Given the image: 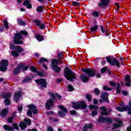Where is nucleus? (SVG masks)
Listing matches in <instances>:
<instances>
[{
  "mask_svg": "<svg viewBox=\"0 0 131 131\" xmlns=\"http://www.w3.org/2000/svg\"><path fill=\"white\" fill-rule=\"evenodd\" d=\"M27 35H28V32L24 30L15 33L13 36V43L14 45H23V41L21 39H24L23 36H27Z\"/></svg>",
  "mask_w": 131,
  "mask_h": 131,
  "instance_id": "1",
  "label": "nucleus"
},
{
  "mask_svg": "<svg viewBox=\"0 0 131 131\" xmlns=\"http://www.w3.org/2000/svg\"><path fill=\"white\" fill-rule=\"evenodd\" d=\"M63 76L67 80L73 82L74 80H76V74L71 70L69 67H67L64 69Z\"/></svg>",
  "mask_w": 131,
  "mask_h": 131,
  "instance_id": "2",
  "label": "nucleus"
},
{
  "mask_svg": "<svg viewBox=\"0 0 131 131\" xmlns=\"http://www.w3.org/2000/svg\"><path fill=\"white\" fill-rule=\"evenodd\" d=\"M9 49L11 50H13L11 51V55L13 57H14V58L19 57V54L22 53V52H24V49L22 48V47L19 46L14 45V44L12 43L10 44Z\"/></svg>",
  "mask_w": 131,
  "mask_h": 131,
  "instance_id": "3",
  "label": "nucleus"
},
{
  "mask_svg": "<svg viewBox=\"0 0 131 131\" xmlns=\"http://www.w3.org/2000/svg\"><path fill=\"white\" fill-rule=\"evenodd\" d=\"M73 108L75 110H79V109H82L85 110V112L88 113L89 111L86 109L88 105L85 103L84 101H77V102H73Z\"/></svg>",
  "mask_w": 131,
  "mask_h": 131,
  "instance_id": "4",
  "label": "nucleus"
},
{
  "mask_svg": "<svg viewBox=\"0 0 131 131\" xmlns=\"http://www.w3.org/2000/svg\"><path fill=\"white\" fill-rule=\"evenodd\" d=\"M81 71L84 72V73H86L89 77H95L96 75L98 78H100L101 77V74L97 73L96 74L97 71L95 69L82 68Z\"/></svg>",
  "mask_w": 131,
  "mask_h": 131,
  "instance_id": "5",
  "label": "nucleus"
},
{
  "mask_svg": "<svg viewBox=\"0 0 131 131\" xmlns=\"http://www.w3.org/2000/svg\"><path fill=\"white\" fill-rule=\"evenodd\" d=\"M48 94L51 97V98L48 99L46 104V108L48 109V110H51V107H53L54 106V101L57 99L56 95H55V93L53 92H49Z\"/></svg>",
  "mask_w": 131,
  "mask_h": 131,
  "instance_id": "6",
  "label": "nucleus"
},
{
  "mask_svg": "<svg viewBox=\"0 0 131 131\" xmlns=\"http://www.w3.org/2000/svg\"><path fill=\"white\" fill-rule=\"evenodd\" d=\"M35 81L37 85H40L39 90H45V89L48 88V82H47V79L45 78H41L37 79Z\"/></svg>",
  "mask_w": 131,
  "mask_h": 131,
  "instance_id": "7",
  "label": "nucleus"
},
{
  "mask_svg": "<svg viewBox=\"0 0 131 131\" xmlns=\"http://www.w3.org/2000/svg\"><path fill=\"white\" fill-rule=\"evenodd\" d=\"M106 61L109 63L111 66H116L118 68H120V63H119V61L115 58H113V59L110 56H107L106 57Z\"/></svg>",
  "mask_w": 131,
  "mask_h": 131,
  "instance_id": "8",
  "label": "nucleus"
},
{
  "mask_svg": "<svg viewBox=\"0 0 131 131\" xmlns=\"http://www.w3.org/2000/svg\"><path fill=\"white\" fill-rule=\"evenodd\" d=\"M113 120L112 119L109 117H104L102 116H99L97 120V123L99 124V123H105V122H107L108 124H111Z\"/></svg>",
  "mask_w": 131,
  "mask_h": 131,
  "instance_id": "9",
  "label": "nucleus"
},
{
  "mask_svg": "<svg viewBox=\"0 0 131 131\" xmlns=\"http://www.w3.org/2000/svg\"><path fill=\"white\" fill-rule=\"evenodd\" d=\"M8 65H9V60H8V59L2 60L0 62V71H2V72L7 71Z\"/></svg>",
  "mask_w": 131,
  "mask_h": 131,
  "instance_id": "10",
  "label": "nucleus"
},
{
  "mask_svg": "<svg viewBox=\"0 0 131 131\" xmlns=\"http://www.w3.org/2000/svg\"><path fill=\"white\" fill-rule=\"evenodd\" d=\"M58 108L60 109V110L58 112V114L59 116V117H61L62 116H65V113H68V110H67V108H66L65 106L62 105H59Z\"/></svg>",
  "mask_w": 131,
  "mask_h": 131,
  "instance_id": "11",
  "label": "nucleus"
},
{
  "mask_svg": "<svg viewBox=\"0 0 131 131\" xmlns=\"http://www.w3.org/2000/svg\"><path fill=\"white\" fill-rule=\"evenodd\" d=\"M109 4H110V0H100V2L98 3V7L103 9L105 7H107Z\"/></svg>",
  "mask_w": 131,
  "mask_h": 131,
  "instance_id": "12",
  "label": "nucleus"
},
{
  "mask_svg": "<svg viewBox=\"0 0 131 131\" xmlns=\"http://www.w3.org/2000/svg\"><path fill=\"white\" fill-rule=\"evenodd\" d=\"M28 108H29L32 111V112L34 115H35L38 113V110H37V107L35 105L32 104L28 105Z\"/></svg>",
  "mask_w": 131,
  "mask_h": 131,
  "instance_id": "13",
  "label": "nucleus"
},
{
  "mask_svg": "<svg viewBox=\"0 0 131 131\" xmlns=\"http://www.w3.org/2000/svg\"><path fill=\"white\" fill-rule=\"evenodd\" d=\"M22 94V92L21 91H19L16 93H15L14 95V101L15 103H18L19 102V100H20V98L21 97V95Z\"/></svg>",
  "mask_w": 131,
  "mask_h": 131,
  "instance_id": "14",
  "label": "nucleus"
},
{
  "mask_svg": "<svg viewBox=\"0 0 131 131\" xmlns=\"http://www.w3.org/2000/svg\"><path fill=\"white\" fill-rule=\"evenodd\" d=\"M25 63L23 62L21 63H19L18 64V67L20 69H22L23 72H25V71H27L28 70V68H29V67L28 66H26L25 67Z\"/></svg>",
  "mask_w": 131,
  "mask_h": 131,
  "instance_id": "15",
  "label": "nucleus"
},
{
  "mask_svg": "<svg viewBox=\"0 0 131 131\" xmlns=\"http://www.w3.org/2000/svg\"><path fill=\"white\" fill-rule=\"evenodd\" d=\"M8 112H9V107H6L2 110L1 112V117L2 118H5L8 115Z\"/></svg>",
  "mask_w": 131,
  "mask_h": 131,
  "instance_id": "16",
  "label": "nucleus"
},
{
  "mask_svg": "<svg viewBox=\"0 0 131 131\" xmlns=\"http://www.w3.org/2000/svg\"><path fill=\"white\" fill-rule=\"evenodd\" d=\"M89 77H89V76L88 77L84 75H80V78L82 80V82L83 83L88 82V81L90 80V78H89Z\"/></svg>",
  "mask_w": 131,
  "mask_h": 131,
  "instance_id": "17",
  "label": "nucleus"
},
{
  "mask_svg": "<svg viewBox=\"0 0 131 131\" xmlns=\"http://www.w3.org/2000/svg\"><path fill=\"white\" fill-rule=\"evenodd\" d=\"M16 112H13L10 117H8L7 121L9 123H13V120L16 117Z\"/></svg>",
  "mask_w": 131,
  "mask_h": 131,
  "instance_id": "18",
  "label": "nucleus"
},
{
  "mask_svg": "<svg viewBox=\"0 0 131 131\" xmlns=\"http://www.w3.org/2000/svg\"><path fill=\"white\" fill-rule=\"evenodd\" d=\"M100 110L103 112H100L101 115H109V113L107 111V108L106 107L102 106L100 107Z\"/></svg>",
  "mask_w": 131,
  "mask_h": 131,
  "instance_id": "19",
  "label": "nucleus"
},
{
  "mask_svg": "<svg viewBox=\"0 0 131 131\" xmlns=\"http://www.w3.org/2000/svg\"><path fill=\"white\" fill-rule=\"evenodd\" d=\"M88 128H89V129L93 128V124L90 123L89 125L85 124L83 126V131H88Z\"/></svg>",
  "mask_w": 131,
  "mask_h": 131,
  "instance_id": "20",
  "label": "nucleus"
},
{
  "mask_svg": "<svg viewBox=\"0 0 131 131\" xmlns=\"http://www.w3.org/2000/svg\"><path fill=\"white\" fill-rule=\"evenodd\" d=\"M91 15L93 18H99L100 16V12L97 11H93Z\"/></svg>",
  "mask_w": 131,
  "mask_h": 131,
  "instance_id": "21",
  "label": "nucleus"
},
{
  "mask_svg": "<svg viewBox=\"0 0 131 131\" xmlns=\"http://www.w3.org/2000/svg\"><path fill=\"white\" fill-rule=\"evenodd\" d=\"M19 126L23 130L26 129L27 127V126L24 121H21L19 123Z\"/></svg>",
  "mask_w": 131,
  "mask_h": 131,
  "instance_id": "22",
  "label": "nucleus"
},
{
  "mask_svg": "<svg viewBox=\"0 0 131 131\" xmlns=\"http://www.w3.org/2000/svg\"><path fill=\"white\" fill-rule=\"evenodd\" d=\"M52 69L56 73H59L61 71V68L58 66H54L52 67Z\"/></svg>",
  "mask_w": 131,
  "mask_h": 131,
  "instance_id": "23",
  "label": "nucleus"
},
{
  "mask_svg": "<svg viewBox=\"0 0 131 131\" xmlns=\"http://www.w3.org/2000/svg\"><path fill=\"white\" fill-rule=\"evenodd\" d=\"M20 68H19V65H18L17 67L15 68L13 71V73L14 75H18V74H20Z\"/></svg>",
  "mask_w": 131,
  "mask_h": 131,
  "instance_id": "24",
  "label": "nucleus"
},
{
  "mask_svg": "<svg viewBox=\"0 0 131 131\" xmlns=\"http://www.w3.org/2000/svg\"><path fill=\"white\" fill-rule=\"evenodd\" d=\"M24 122L26 124L27 126V125H31V119H30V118L25 119L24 120Z\"/></svg>",
  "mask_w": 131,
  "mask_h": 131,
  "instance_id": "25",
  "label": "nucleus"
},
{
  "mask_svg": "<svg viewBox=\"0 0 131 131\" xmlns=\"http://www.w3.org/2000/svg\"><path fill=\"white\" fill-rule=\"evenodd\" d=\"M43 10H45V7L39 6L37 8L36 11L37 13H42V12H43Z\"/></svg>",
  "mask_w": 131,
  "mask_h": 131,
  "instance_id": "26",
  "label": "nucleus"
},
{
  "mask_svg": "<svg viewBox=\"0 0 131 131\" xmlns=\"http://www.w3.org/2000/svg\"><path fill=\"white\" fill-rule=\"evenodd\" d=\"M35 37L38 41H42L43 40V36L42 35L36 34L35 35Z\"/></svg>",
  "mask_w": 131,
  "mask_h": 131,
  "instance_id": "27",
  "label": "nucleus"
},
{
  "mask_svg": "<svg viewBox=\"0 0 131 131\" xmlns=\"http://www.w3.org/2000/svg\"><path fill=\"white\" fill-rule=\"evenodd\" d=\"M116 110H117L118 112H124V111H126V105L123 107H117Z\"/></svg>",
  "mask_w": 131,
  "mask_h": 131,
  "instance_id": "28",
  "label": "nucleus"
},
{
  "mask_svg": "<svg viewBox=\"0 0 131 131\" xmlns=\"http://www.w3.org/2000/svg\"><path fill=\"white\" fill-rule=\"evenodd\" d=\"M3 128L4 130L13 131L12 126H10L8 125H4L3 126Z\"/></svg>",
  "mask_w": 131,
  "mask_h": 131,
  "instance_id": "29",
  "label": "nucleus"
},
{
  "mask_svg": "<svg viewBox=\"0 0 131 131\" xmlns=\"http://www.w3.org/2000/svg\"><path fill=\"white\" fill-rule=\"evenodd\" d=\"M99 26H98L97 25H96L93 26L90 29V31H91V32H96V31H97V30H98V28Z\"/></svg>",
  "mask_w": 131,
  "mask_h": 131,
  "instance_id": "30",
  "label": "nucleus"
},
{
  "mask_svg": "<svg viewBox=\"0 0 131 131\" xmlns=\"http://www.w3.org/2000/svg\"><path fill=\"white\" fill-rule=\"evenodd\" d=\"M30 81H31V77H30V76L26 77L22 80L23 83H25V82H28V83H29Z\"/></svg>",
  "mask_w": 131,
  "mask_h": 131,
  "instance_id": "31",
  "label": "nucleus"
},
{
  "mask_svg": "<svg viewBox=\"0 0 131 131\" xmlns=\"http://www.w3.org/2000/svg\"><path fill=\"white\" fill-rule=\"evenodd\" d=\"M45 62H46L47 63H49V61L47 58L45 57H40L39 60V63H42V64H43Z\"/></svg>",
  "mask_w": 131,
  "mask_h": 131,
  "instance_id": "32",
  "label": "nucleus"
},
{
  "mask_svg": "<svg viewBox=\"0 0 131 131\" xmlns=\"http://www.w3.org/2000/svg\"><path fill=\"white\" fill-rule=\"evenodd\" d=\"M90 110H97L98 109H99V106H98L97 105H96V104L93 105V104H91L89 106Z\"/></svg>",
  "mask_w": 131,
  "mask_h": 131,
  "instance_id": "33",
  "label": "nucleus"
},
{
  "mask_svg": "<svg viewBox=\"0 0 131 131\" xmlns=\"http://www.w3.org/2000/svg\"><path fill=\"white\" fill-rule=\"evenodd\" d=\"M58 59H53L52 61V67H53L54 66H57L58 65Z\"/></svg>",
  "mask_w": 131,
  "mask_h": 131,
  "instance_id": "34",
  "label": "nucleus"
},
{
  "mask_svg": "<svg viewBox=\"0 0 131 131\" xmlns=\"http://www.w3.org/2000/svg\"><path fill=\"white\" fill-rule=\"evenodd\" d=\"M17 23L20 26H22L25 24V22L23 21V19L22 18H19L17 19Z\"/></svg>",
  "mask_w": 131,
  "mask_h": 131,
  "instance_id": "35",
  "label": "nucleus"
},
{
  "mask_svg": "<svg viewBox=\"0 0 131 131\" xmlns=\"http://www.w3.org/2000/svg\"><path fill=\"white\" fill-rule=\"evenodd\" d=\"M30 70L32 71V72H33L34 73H37L38 71H37V69L34 66H31L30 67Z\"/></svg>",
  "mask_w": 131,
  "mask_h": 131,
  "instance_id": "36",
  "label": "nucleus"
},
{
  "mask_svg": "<svg viewBox=\"0 0 131 131\" xmlns=\"http://www.w3.org/2000/svg\"><path fill=\"white\" fill-rule=\"evenodd\" d=\"M101 98L104 101V102H107V103H109V98L108 97L105 96V95H101Z\"/></svg>",
  "mask_w": 131,
  "mask_h": 131,
  "instance_id": "37",
  "label": "nucleus"
},
{
  "mask_svg": "<svg viewBox=\"0 0 131 131\" xmlns=\"http://www.w3.org/2000/svg\"><path fill=\"white\" fill-rule=\"evenodd\" d=\"M4 27L5 29L8 30L9 29V23H8V20H4Z\"/></svg>",
  "mask_w": 131,
  "mask_h": 131,
  "instance_id": "38",
  "label": "nucleus"
},
{
  "mask_svg": "<svg viewBox=\"0 0 131 131\" xmlns=\"http://www.w3.org/2000/svg\"><path fill=\"white\" fill-rule=\"evenodd\" d=\"M68 89L69 92H73V91H74V88L70 84L68 85Z\"/></svg>",
  "mask_w": 131,
  "mask_h": 131,
  "instance_id": "39",
  "label": "nucleus"
},
{
  "mask_svg": "<svg viewBox=\"0 0 131 131\" xmlns=\"http://www.w3.org/2000/svg\"><path fill=\"white\" fill-rule=\"evenodd\" d=\"M32 111L30 108L28 110L27 115L28 116V117H33L32 116Z\"/></svg>",
  "mask_w": 131,
  "mask_h": 131,
  "instance_id": "40",
  "label": "nucleus"
},
{
  "mask_svg": "<svg viewBox=\"0 0 131 131\" xmlns=\"http://www.w3.org/2000/svg\"><path fill=\"white\" fill-rule=\"evenodd\" d=\"M125 81H131L130 80V75L129 74L126 75L125 78H124Z\"/></svg>",
  "mask_w": 131,
  "mask_h": 131,
  "instance_id": "41",
  "label": "nucleus"
},
{
  "mask_svg": "<svg viewBox=\"0 0 131 131\" xmlns=\"http://www.w3.org/2000/svg\"><path fill=\"white\" fill-rule=\"evenodd\" d=\"M86 99L88 100V102H92V95L90 94H86Z\"/></svg>",
  "mask_w": 131,
  "mask_h": 131,
  "instance_id": "42",
  "label": "nucleus"
},
{
  "mask_svg": "<svg viewBox=\"0 0 131 131\" xmlns=\"http://www.w3.org/2000/svg\"><path fill=\"white\" fill-rule=\"evenodd\" d=\"M91 115L93 117H95V116H97V115H98V111L97 110L92 111Z\"/></svg>",
  "mask_w": 131,
  "mask_h": 131,
  "instance_id": "43",
  "label": "nucleus"
},
{
  "mask_svg": "<svg viewBox=\"0 0 131 131\" xmlns=\"http://www.w3.org/2000/svg\"><path fill=\"white\" fill-rule=\"evenodd\" d=\"M94 93L96 95V96H99V95H100V90H99V89L98 88H95L94 89Z\"/></svg>",
  "mask_w": 131,
  "mask_h": 131,
  "instance_id": "44",
  "label": "nucleus"
},
{
  "mask_svg": "<svg viewBox=\"0 0 131 131\" xmlns=\"http://www.w3.org/2000/svg\"><path fill=\"white\" fill-rule=\"evenodd\" d=\"M70 114H71V115L75 116V115H77V112H76V111L75 110H71L70 112Z\"/></svg>",
  "mask_w": 131,
  "mask_h": 131,
  "instance_id": "45",
  "label": "nucleus"
},
{
  "mask_svg": "<svg viewBox=\"0 0 131 131\" xmlns=\"http://www.w3.org/2000/svg\"><path fill=\"white\" fill-rule=\"evenodd\" d=\"M107 69H108V68H107V67H104L102 68L101 69V73L103 74V73H105V72H106V71H107Z\"/></svg>",
  "mask_w": 131,
  "mask_h": 131,
  "instance_id": "46",
  "label": "nucleus"
},
{
  "mask_svg": "<svg viewBox=\"0 0 131 131\" xmlns=\"http://www.w3.org/2000/svg\"><path fill=\"white\" fill-rule=\"evenodd\" d=\"M126 111H128L127 114H129V115H131V107L126 105Z\"/></svg>",
  "mask_w": 131,
  "mask_h": 131,
  "instance_id": "47",
  "label": "nucleus"
},
{
  "mask_svg": "<svg viewBox=\"0 0 131 131\" xmlns=\"http://www.w3.org/2000/svg\"><path fill=\"white\" fill-rule=\"evenodd\" d=\"M103 90H104V91H112V89L111 88H108V86H106V85H103Z\"/></svg>",
  "mask_w": 131,
  "mask_h": 131,
  "instance_id": "48",
  "label": "nucleus"
},
{
  "mask_svg": "<svg viewBox=\"0 0 131 131\" xmlns=\"http://www.w3.org/2000/svg\"><path fill=\"white\" fill-rule=\"evenodd\" d=\"M30 3V1L29 0H26L23 3V6H24V7H27V5Z\"/></svg>",
  "mask_w": 131,
  "mask_h": 131,
  "instance_id": "49",
  "label": "nucleus"
},
{
  "mask_svg": "<svg viewBox=\"0 0 131 131\" xmlns=\"http://www.w3.org/2000/svg\"><path fill=\"white\" fill-rule=\"evenodd\" d=\"M40 29L43 30L46 28V26H45V24H41L38 26Z\"/></svg>",
  "mask_w": 131,
  "mask_h": 131,
  "instance_id": "50",
  "label": "nucleus"
},
{
  "mask_svg": "<svg viewBox=\"0 0 131 131\" xmlns=\"http://www.w3.org/2000/svg\"><path fill=\"white\" fill-rule=\"evenodd\" d=\"M34 23H35V24L37 26H38L40 24V20H38V19H34Z\"/></svg>",
  "mask_w": 131,
  "mask_h": 131,
  "instance_id": "51",
  "label": "nucleus"
},
{
  "mask_svg": "<svg viewBox=\"0 0 131 131\" xmlns=\"http://www.w3.org/2000/svg\"><path fill=\"white\" fill-rule=\"evenodd\" d=\"M100 30L102 33H105V32L106 31V29L104 28V26L103 25L100 26Z\"/></svg>",
  "mask_w": 131,
  "mask_h": 131,
  "instance_id": "52",
  "label": "nucleus"
},
{
  "mask_svg": "<svg viewBox=\"0 0 131 131\" xmlns=\"http://www.w3.org/2000/svg\"><path fill=\"white\" fill-rule=\"evenodd\" d=\"M37 74L38 75V76H40V77H43V76H45L43 73H41L39 71L37 72Z\"/></svg>",
  "mask_w": 131,
  "mask_h": 131,
  "instance_id": "53",
  "label": "nucleus"
},
{
  "mask_svg": "<svg viewBox=\"0 0 131 131\" xmlns=\"http://www.w3.org/2000/svg\"><path fill=\"white\" fill-rule=\"evenodd\" d=\"M111 34V33L110 32V31H109V30L106 29L105 30V34L104 35L105 36H109V35Z\"/></svg>",
  "mask_w": 131,
  "mask_h": 131,
  "instance_id": "54",
  "label": "nucleus"
},
{
  "mask_svg": "<svg viewBox=\"0 0 131 131\" xmlns=\"http://www.w3.org/2000/svg\"><path fill=\"white\" fill-rule=\"evenodd\" d=\"M118 127H120L119 125L118 124L115 123L113 125V129H117Z\"/></svg>",
  "mask_w": 131,
  "mask_h": 131,
  "instance_id": "55",
  "label": "nucleus"
},
{
  "mask_svg": "<svg viewBox=\"0 0 131 131\" xmlns=\"http://www.w3.org/2000/svg\"><path fill=\"white\" fill-rule=\"evenodd\" d=\"M58 59H63V53L62 52H59L58 53Z\"/></svg>",
  "mask_w": 131,
  "mask_h": 131,
  "instance_id": "56",
  "label": "nucleus"
},
{
  "mask_svg": "<svg viewBox=\"0 0 131 131\" xmlns=\"http://www.w3.org/2000/svg\"><path fill=\"white\" fill-rule=\"evenodd\" d=\"M110 85H111L112 86H114V88L116 86V82H115L110 81Z\"/></svg>",
  "mask_w": 131,
  "mask_h": 131,
  "instance_id": "57",
  "label": "nucleus"
},
{
  "mask_svg": "<svg viewBox=\"0 0 131 131\" xmlns=\"http://www.w3.org/2000/svg\"><path fill=\"white\" fill-rule=\"evenodd\" d=\"M73 7H76V6H79V3L76 2V1H73Z\"/></svg>",
  "mask_w": 131,
  "mask_h": 131,
  "instance_id": "58",
  "label": "nucleus"
},
{
  "mask_svg": "<svg viewBox=\"0 0 131 131\" xmlns=\"http://www.w3.org/2000/svg\"><path fill=\"white\" fill-rule=\"evenodd\" d=\"M93 104L94 105H98V104H99V101H98V99H94Z\"/></svg>",
  "mask_w": 131,
  "mask_h": 131,
  "instance_id": "59",
  "label": "nucleus"
},
{
  "mask_svg": "<svg viewBox=\"0 0 131 131\" xmlns=\"http://www.w3.org/2000/svg\"><path fill=\"white\" fill-rule=\"evenodd\" d=\"M116 121L119 123L118 125H119L120 127H121V125H122V122H121L119 119H117Z\"/></svg>",
  "mask_w": 131,
  "mask_h": 131,
  "instance_id": "60",
  "label": "nucleus"
},
{
  "mask_svg": "<svg viewBox=\"0 0 131 131\" xmlns=\"http://www.w3.org/2000/svg\"><path fill=\"white\" fill-rule=\"evenodd\" d=\"M55 96L57 97V100H61L62 99V96L58 94V93H55Z\"/></svg>",
  "mask_w": 131,
  "mask_h": 131,
  "instance_id": "61",
  "label": "nucleus"
},
{
  "mask_svg": "<svg viewBox=\"0 0 131 131\" xmlns=\"http://www.w3.org/2000/svg\"><path fill=\"white\" fill-rule=\"evenodd\" d=\"M62 81H63V79L62 78H59L56 80V83H60V82H62Z\"/></svg>",
  "mask_w": 131,
  "mask_h": 131,
  "instance_id": "62",
  "label": "nucleus"
},
{
  "mask_svg": "<svg viewBox=\"0 0 131 131\" xmlns=\"http://www.w3.org/2000/svg\"><path fill=\"white\" fill-rule=\"evenodd\" d=\"M130 82L131 81H127V83L125 84V86H127V88H129L131 85Z\"/></svg>",
  "mask_w": 131,
  "mask_h": 131,
  "instance_id": "63",
  "label": "nucleus"
},
{
  "mask_svg": "<svg viewBox=\"0 0 131 131\" xmlns=\"http://www.w3.org/2000/svg\"><path fill=\"white\" fill-rule=\"evenodd\" d=\"M17 110L19 111V112H22V110H23V106L21 105L18 106Z\"/></svg>",
  "mask_w": 131,
  "mask_h": 131,
  "instance_id": "64",
  "label": "nucleus"
}]
</instances>
